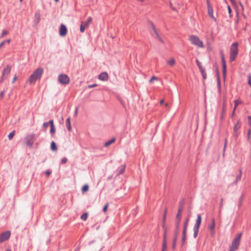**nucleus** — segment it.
Here are the masks:
<instances>
[{
  "label": "nucleus",
  "instance_id": "obj_7",
  "mask_svg": "<svg viewBox=\"0 0 251 251\" xmlns=\"http://www.w3.org/2000/svg\"><path fill=\"white\" fill-rule=\"evenodd\" d=\"M230 54L237 55L238 54V43L235 42L233 43L231 47Z\"/></svg>",
  "mask_w": 251,
  "mask_h": 251
},
{
  "label": "nucleus",
  "instance_id": "obj_37",
  "mask_svg": "<svg viewBox=\"0 0 251 251\" xmlns=\"http://www.w3.org/2000/svg\"><path fill=\"white\" fill-rule=\"evenodd\" d=\"M87 218V214L86 213H84L81 216V219L82 220L85 221Z\"/></svg>",
  "mask_w": 251,
  "mask_h": 251
},
{
  "label": "nucleus",
  "instance_id": "obj_25",
  "mask_svg": "<svg viewBox=\"0 0 251 251\" xmlns=\"http://www.w3.org/2000/svg\"><path fill=\"white\" fill-rule=\"evenodd\" d=\"M176 241H177V235H176L174 237L173 242L172 249L173 250L175 249Z\"/></svg>",
  "mask_w": 251,
  "mask_h": 251
},
{
  "label": "nucleus",
  "instance_id": "obj_60",
  "mask_svg": "<svg viewBox=\"0 0 251 251\" xmlns=\"http://www.w3.org/2000/svg\"><path fill=\"white\" fill-rule=\"evenodd\" d=\"M179 223H180V222H178V221H177L176 223V227L177 228H178V227L179 226Z\"/></svg>",
  "mask_w": 251,
  "mask_h": 251
},
{
  "label": "nucleus",
  "instance_id": "obj_29",
  "mask_svg": "<svg viewBox=\"0 0 251 251\" xmlns=\"http://www.w3.org/2000/svg\"><path fill=\"white\" fill-rule=\"evenodd\" d=\"M88 189H89L88 185L86 184V185H84L83 186V187L82 188V192L83 193L86 192L88 191Z\"/></svg>",
  "mask_w": 251,
  "mask_h": 251
},
{
  "label": "nucleus",
  "instance_id": "obj_52",
  "mask_svg": "<svg viewBox=\"0 0 251 251\" xmlns=\"http://www.w3.org/2000/svg\"><path fill=\"white\" fill-rule=\"evenodd\" d=\"M226 145H227V140H226V139L225 141V145H224V151H225L226 150Z\"/></svg>",
  "mask_w": 251,
  "mask_h": 251
},
{
  "label": "nucleus",
  "instance_id": "obj_12",
  "mask_svg": "<svg viewBox=\"0 0 251 251\" xmlns=\"http://www.w3.org/2000/svg\"><path fill=\"white\" fill-rule=\"evenodd\" d=\"M234 106L233 108V110L232 113V117L234 116L235 110H237V107L239 104H241L242 103V101L240 100H236L234 101Z\"/></svg>",
  "mask_w": 251,
  "mask_h": 251
},
{
  "label": "nucleus",
  "instance_id": "obj_8",
  "mask_svg": "<svg viewBox=\"0 0 251 251\" xmlns=\"http://www.w3.org/2000/svg\"><path fill=\"white\" fill-rule=\"evenodd\" d=\"M163 227L164 229V233L163 235V247L162 251H165L167 248V230L165 228V224H163Z\"/></svg>",
  "mask_w": 251,
  "mask_h": 251
},
{
  "label": "nucleus",
  "instance_id": "obj_17",
  "mask_svg": "<svg viewBox=\"0 0 251 251\" xmlns=\"http://www.w3.org/2000/svg\"><path fill=\"white\" fill-rule=\"evenodd\" d=\"M182 210V205H180V206L178 208V213L176 216V221H178V222H180V220H181Z\"/></svg>",
  "mask_w": 251,
  "mask_h": 251
},
{
  "label": "nucleus",
  "instance_id": "obj_11",
  "mask_svg": "<svg viewBox=\"0 0 251 251\" xmlns=\"http://www.w3.org/2000/svg\"><path fill=\"white\" fill-rule=\"evenodd\" d=\"M207 7H208V13L212 19H213L215 21H216V18L214 17L213 15V8L210 5L209 1L207 0Z\"/></svg>",
  "mask_w": 251,
  "mask_h": 251
},
{
  "label": "nucleus",
  "instance_id": "obj_21",
  "mask_svg": "<svg viewBox=\"0 0 251 251\" xmlns=\"http://www.w3.org/2000/svg\"><path fill=\"white\" fill-rule=\"evenodd\" d=\"M115 141V138H113V139L109 140L108 141L105 142L104 143V146L106 147H107L109 145H110L111 144L113 143Z\"/></svg>",
  "mask_w": 251,
  "mask_h": 251
},
{
  "label": "nucleus",
  "instance_id": "obj_26",
  "mask_svg": "<svg viewBox=\"0 0 251 251\" xmlns=\"http://www.w3.org/2000/svg\"><path fill=\"white\" fill-rule=\"evenodd\" d=\"M186 233H185V231H183L182 237V245H183L185 243L186 240Z\"/></svg>",
  "mask_w": 251,
  "mask_h": 251
},
{
  "label": "nucleus",
  "instance_id": "obj_30",
  "mask_svg": "<svg viewBox=\"0 0 251 251\" xmlns=\"http://www.w3.org/2000/svg\"><path fill=\"white\" fill-rule=\"evenodd\" d=\"M26 138H27V140L29 139V140L32 141L33 142L35 139V136L34 134H31L27 137Z\"/></svg>",
  "mask_w": 251,
  "mask_h": 251
},
{
  "label": "nucleus",
  "instance_id": "obj_15",
  "mask_svg": "<svg viewBox=\"0 0 251 251\" xmlns=\"http://www.w3.org/2000/svg\"><path fill=\"white\" fill-rule=\"evenodd\" d=\"M201 218L200 214H198L197 215V219L196 220V224L194 226V228H199L201 224Z\"/></svg>",
  "mask_w": 251,
  "mask_h": 251
},
{
  "label": "nucleus",
  "instance_id": "obj_50",
  "mask_svg": "<svg viewBox=\"0 0 251 251\" xmlns=\"http://www.w3.org/2000/svg\"><path fill=\"white\" fill-rule=\"evenodd\" d=\"M48 123H49V125H50V127L52 126H54V124H53V120H50L49 122H48Z\"/></svg>",
  "mask_w": 251,
  "mask_h": 251
},
{
  "label": "nucleus",
  "instance_id": "obj_44",
  "mask_svg": "<svg viewBox=\"0 0 251 251\" xmlns=\"http://www.w3.org/2000/svg\"><path fill=\"white\" fill-rule=\"evenodd\" d=\"M67 159L65 157L62 158L61 160V162L62 163V164H65L67 162Z\"/></svg>",
  "mask_w": 251,
  "mask_h": 251
},
{
  "label": "nucleus",
  "instance_id": "obj_43",
  "mask_svg": "<svg viewBox=\"0 0 251 251\" xmlns=\"http://www.w3.org/2000/svg\"><path fill=\"white\" fill-rule=\"evenodd\" d=\"M108 204L107 203L103 207V211L104 212H106L107 211V208H108Z\"/></svg>",
  "mask_w": 251,
  "mask_h": 251
},
{
  "label": "nucleus",
  "instance_id": "obj_46",
  "mask_svg": "<svg viewBox=\"0 0 251 251\" xmlns=\"http://www.w3.org/2000/svg\"><path fill=\"white\" fill-rule=\"evenodd\" d=\"M49 126V123H48V122L44 123L43 125V126L45 128H46Z\"/></svg>",
  "mask_w": 251,
  "mask_h": 251
},
{
  "label": "nucleus",
  "instance_id": "obj_1",
  "mask_svg": "<svg viewBox=\"0 0 251 251\" xmlns=\"http://www.w3.org/2000/svg\"><path fill=\"white\" fill-rule=\"evenodd\" d=\"M43 73V70L41 68H37L30 76L28 81L30 84L34 83L37 80L39 79Z\"/></svg>",
  "mask_w": 251,
  "mask_h": 251
},
{
  "label": "nucleus",
  "instance_id": "obj_18",
  "mask_svg": "<svg viewBox=\"0 0 251 251\" xmlns=\"http://www.w3.org/2000/svg\"><path fill=\"white\" fill-rule=\"evenodd\" d=\"M153 36L158 41H160V42L162 43L163 42V41L162 39V37L161 35H160L159 32H154Z\"/></svg>",
  "mask_w": 251,
  "mask_h": 251
},
{
  "label": "nucleus",
  "instance_id": "obj_51",
  "mask_svg": "<svg viewBox=\"0 0 251 251\" xmlns=\"http://www.w3.org/2000/svg\"><path fill=\"white\" fill-rule=\"evenodd\" d=\"M248 119L249 120V124L250 126L251 127V116H248Z\"/></svg>",
  "mask_w": 251,
  "mask_h": 251
},
{
  "label": "nucleus",
  "instance_id": "obj_64",
  "mask_svg": "<svg viewBox=\"0 0 251 251\" xmlns=\"http://www.w3.org/2000/svg\"><path fill=\"white\" fill-rule=\"evenodd\" d=\"M6 33H7V32H2V37H3V36H4L5 35H6Z\"/></svg>",
  "mask_w": 251,
  "mask_h": 251
},
{
  "label": "nucleus",
  "instance_id": "obj_5",
  "mask_svg": "<svg viewBox=\"0 0 251 251\" xmlns=\"http://www.w3.org/2000/svg\"><path fill=\"white\" fill-rule=\"evenodd\" d=\"M92 22L91 17H89L86 21H82L80 27V31H84L85 28L90 25Z\"/></svg>",
  "mask_w": 251,
  "mask_h": 251
},
{
  "label": "nucleus",
  "instance_id": "obj_34",
  "mask_svg": "<svg viewBox=\"0 0 251 251\" xmlns=\"http://www.w3.org/2000/svg\"><path fill=\"white\" fill-rule=\"evenodd\" d=\"M26 144L28 146L31 147L33 144V141L29 140V139L27 140V138L26 139Z\"/></svg>",
  "mask_w": 251,
  "mask_h": 251
},
{
  "label": "nucleus",
  "instance_id": "obj_10",
  "mask_svg": "<svg viewBox=\"0 0 251 251\" xmlns=\"http://www.w3.org/2000/svg\"><path fill=\"white\" fill-rule=\"evenodd\" d=\"M11 67L10 65H7L3 69L2 71V77L4 78L9 75L10 73Z\"/></svg>",
  "mask_w": 251,
  "mask_h": 251
},
{
  "label": "nucleus",
  "instance_id": "obj_59",
  "mask_svg": "<svg viewBox=\"0 0 251 251\" xmlns=\"http://www.w3.org/2000/svg\"><path fill=\"white\" fill-rule=\"evenodd\" d=\"M251 133V130L249 129L248 133V137L249 138Z\"/></svg>",
  "mask_w": 251,
  "mask_h": 251
},
{
  "label": "nucleus",
  "instance_id": "obj_32",
  "mask_svg": "<svg viewBox=\"0 0 251 251\" xmlns=\"http://www.w3.org/2000/svg\"><path fill=\"white\" fill-rule=\"evenodd\" d=\"M196 63H197L198 66L199 67L200 70H202V69L203 68V67L201 65V63L198 59L196 60Z\"/></svg>",
  "mask_w": 251,
  "mask_h": 251
},
{
  "label": "nucleus",
  "instance_id": "obj_36",
  "mask_svg": "<svg viewBox=\"0 0 251 251\" xmlns=\"http://www.w3.org/2000/svg\"><path fill=\"white\" fill-rule=\"evenodd\" d=\"M194 238H196L198 235V232H199V228H194Z\"/></svg>",
  "mask_w": 251,
  "mask_h": 251
},
{
  "label": "nucleus",
  "instance_id": "obj_4",
  "mask_svg": "<svg viewBox=\"0 0 251 251\" xmlns=\"http://www.w3.org/2000/svg\"><path fill=\"white\" fill-rule=\"evenodd\" d=\"M58 80L60 83L62 85H67L70 82V78L65 74H60L58 75Z\"/></svg>",
  "mask_w": 251,
  "mask_h": 251
},
{
  "label": "nucleus",
  "instance_id": "obj_39",
  "mask_svg": "<svg viewBox=\"0 0 251 251\" xmlns=\"http://www.w3.org/2000/svg\"><path fill=\"white\" fill-rule=\"evenodd\" d=\"M15 134V131H12V132H11L10 133H9V134L8 135V138L9 140H11L13 138L14 135Z\"/></svg>",
  "mask_w": 251,
  "mask_h": 251
},
{
  "label": "nucleus",
  "instance_id": "obj_2",
  "mask_svg": "<svg viewBox=\"0 0 251 251\" xmlns=\"http://www.w3.org/2000/svg\"><path fill=\"white\" fill-rule=\"evenodd\" d=\"M241 236V233H238L236 236V237L232 242V244L230 247L229 251H235L238 249L240 243Z\"/></svg>",
  "mask_w": 251,
  "mask_h": 251
},
{
  "label": "nucleus",
  "instance_id": "obj_49",
  "mask_svg": "<svg viewBox=\"0 0 251 251\" xmlns=\"http://www.w3.org/2000/svg\"><path fill=\"white\" fill-rule=\"evenodd\" d=\"M67 32H59V35L61 37H64L66 35Z\"/></svg>",
  "mask_w": 251,
  "mask_h": 251
},
{
  "label": "nucleus",
  "instance_id": "obj_63",
  "mask_svg": "<svg viewBox=\"0 0 251 251\" xmlns=\"http://www.w3.org/2000/svg\"><path fill=\"white\" fill-rule=\"evenodd\" d=\"M5 41V43H10V39H8V40H5V41Z\"/></svg>",
  "mask_w": 251,
  "mask_h": 251
},
{
  "label": "nucleus",
  "instance_id": "obj_56",
  "mask_svg": "<svg viewBox=\"0 0 251 251\" xmlns=\"http://www.w3.org/2000/svg\"><path fill=\"white\" fill-rule=\"evenodd\" d=\"M77 113H78V108L76 107V108H75V116H76L77 115Z\"/></svg>",
  "mask_w": 251,
  "mask_h": 251
},
{
  "label": "nucleus",
  "instance_id": "obj_38",
  "mask_svg": "<svg viewBox=\"0 0 251 251\" xmlns=\"http://www.w3.org/2000/svg\"><path fill=\"white\" fill-rule=\"evenodd\" d=\"M236 55H233V54H230V61H234L236 57Z\"/></svg>",
  "mask_w": 251,
  "mask_h": 251
},
{
  "label": "nucleus",
  "instance_id": "obj_42",
  "mask_svg": "<svg viewBox=\"0 0 251 251\" xmlns=\"http://www.w3.org/2000/svg\"><path fill=\"white\" fill-rule=\"evenodd\" d=\"M55 132V129L54 126H52L50 127V133L51 134H54Z\"/></svg>",
  "mask_w": 251,
  "mask_h": 251
},
{
  "label": "nucleus",
  "instance_id": "obj_41",
  "mask_svg": "<svg viewBox=\"0 0 251 251\" xmlns=\"http://www.w3.org/2000/svg\"><path fill=\"white\" fill-rule=\"evenodd\" d=\"M158 80V78L157 77L153 76L151 78V79L150 80L149 82H150V83H152L153 80Z\"/></svg>",
  "mask_w": 251,
  "mask_h": 251
},
{
  "label": "nucleus",
  "instance_id": "obj_48",
  "mask_svg": "<svg viewBox=\"0 0 251 251\" xmlns=\"http://www.w3.org/2000/svg\"><path fill=\"white\" fill-rule=\"evenodd\" d=\"M51 173V172L50 171V170H47L45 172V174L47 176H49V175H50V174Z\"/></svg>",
  "mask_w": 251,
  "mask_h": 251
},
{
  "label": "nucleus",
  "instance_id": "obj_23",
  "mask_svg": "<svg viewBox=\"0 0 251 251\" xmlns=\"http://www.w3.org/2000/svg\"><path fill=\"white\" fill-rule=\"evenodd\" d=\"M59 31H67L66 26L64 24H61Z\"/></svg>",
  "mask_w": 251,
  "mask_h": 251
},
{
  "label": "nucleus",
  "instance_id": "obj_9",
  "mask_svg": "<svg viewBox=\"0 0 251 251\" xmlns=\"http://www.w3.org/2000/svg\"><path fill=\"white\" fill-rule=\"evenodd\" d=\"M215 228V220L214 218H213L211 220V225H209V226H208V229L210 231V234L212 236H213L214 235Z\"/></svg>",
  "mask_w": 251,
  "mask_h": 251
},
{
  "label": "nucleus",
  "instance_id": "obj_33",
  "mask_svg": "<svg viewBox=\"0 0 251 251\" xmlns=\"http://www.w3.org/2000/svg\"><path fill=\"white\" fill-rule=\"evenodd\" d=\"M188 221H189V219H187L186 220V222H185L184 225V228H183V231H185V233H186V229H187V226Z\"/></svg>",
  "mask_w": 251,
  "mask_h": 251
},
{
  "label": "nucleus",
  "instance_id": "obj_53",
  "mask_svg": "<svg viewBox=\"0 0 251 251\" xmlns=\"http://www.w3.org/2000/svg\"><path fill=\"white\" fill-rule=\"evenodd\" d=\"M96 86H97V84H92V85H89L88 87L91 88L95 87Z\"/></svg>",
  "mask_w": 251,
  "mask_h": 251
},
{
  "label": "nucleus",
  "instance_id": "obj_35",
  "mask_svg": "<svg viewBox=\"0 0 251 251\" xmlns=\"http://www.w3.org/2000/svg\"><path fill=\"white\" fill-rule=\"evenodd\" d=\"M200 72H201L202 75V76L203 77L204 79H205L206 77V73L204 71V70L203 68L202 69V70H200Z\"/></svg>",
  "mask_w": 251,
  "mask_h": 251
},
{
  "label": "nucleus",
  "instance_id": "obj_14",
  "mask_svg": "<svg viewBox=\"0 0 251 251\" xmlns=\"http://www.w3.org/2000/svg\"><path fill=\"white\" fill-rule=\"evenodd\" d=\"M167 64L170 67H173L176 64V59L174 57H170L167 61Z\"/></svg>",
  "mask_w": 251,
  "mask_h": 251
},
{
  "label": "nucleus",
  "instance_id": "obj_27",
  "mask_svg": "<svg viewBox=\"0 0 251 251\" xmlns=\"http://www.w3.org/2000/svg\"><path fill=\"white\" fill-rule=\"evenodd\" d=\"M241 178V173H240L239 175H238L237 176H236V179H235V180L234 181V184H237V183L240 180Z\"/></svg>",
  "mask_w": 251,
  "mask_h": 251
},
{
  "label": "nucleus",
  "instance_id": "obj_20",
  "mask_svg": "<svg viewBox=\"0 0 251 251\" xmlns=\"http://www.w3.org/2000/svg\"><path fill=\"white\" fill-rule=\"evenodd\" d=\"M220 55H221V60H222V65H226V60L225 59V56H224L223 51L221 50L220 51Z\"/></svg>",
  "mask_w": 251,
  "mask_h": 251
},
{
  "label": "nucleus",
  "instance_id": "obj_58",
  "mask_svg": "<svg viewBox=\"0 0 251 251\" xmlns=\"http://www.w3.org/2000/svg\"><path fill=\"white\" fill-rule=\"evenodd\" d=\"M225 116V113L222 112L221 116V119L223 120Z\"/></svg>",
  "mask_w": 251,
  "mask_h": 251
},
{
  "label": "nucleus",
  "instance_id": "obj_3",
  "mask_svg": "<svg viewBox=\"0 0 251 251\" xmlns=\"http://www.w3.org/2000/svg\"><path fill=\"white\" fill-rule=\"evenodd\" d=\"M191 43L199 48H203L202 42L196 36L191 35L189 37Z\"/></svg>",
  "mask_w": 251,
  "mask_h": 251
},
{
  "label": "nucleus",
  "instance_id": "obj_61",
  "mask_svg": "<svg viewBox=\"0 0 251 251\" xmlns=\"http://www.w3.org/2000/svg\"><path fill=\"white\" fill-rule=\"evenodd\" d=\"M233 4H235L236 1L235 0H229Z\"/></svg>",
  "mask_w": 251,
  "mask_h": 251
},
{
  "label": "nucleus",
  "instance_id": "obj_31",
  "mask_svg": "<svg viewBox=\"0 0 251 251\" xmlns=\"http://www.w3.org/2000/svg\"><path fill=\"white\" fill-rule=\"evenodd\" d=\"M26 138H27V140L29 139V140L32 141L33 142L35 139V136L34 134H31L27 137Z\"/></svg>",
  "mask_w": 251,
  "mask_h": 251
},
{
  "label": "nucleus",
  "instance_id": "obj_40",
  "mask_svg": "<svg viewBox=\"0 0 251 251\" xmlns=\"http://www.w3.org/2000/svg\"><path fill=\"white\" fill-rule=\"evenodd\" d=\"M218 87L219 92L220 93L221 89V82H220V80L219 78L218 79Z\"/></svg>",
  "mask_w": 251,
  "mask_h": 251
},
{
  "label": "nucleus",
  "instance_id": "obj_6",
  "mask_svg": "<svg viewBox=\"0 0 251 251\" xmlns=\"http://www.w3.org/2000/svg\"><path fill=\"white\" fill-rule=\"evenodd\" d=\"M10 231H7L6 232L2 233L0 235V243L3 242L7 240L10 236Z\"/></svg>",
  "mask_w": 251,
  "mask_h": 251
},
{
  "label": "nucleus",
  "instance_id": "obj_19",
  "mask_svg": "<svg viewBox=\"0 0 251 251\" xmlns=\"http://www.w3.org/2000/svg\"><path fill=\"white\" fill-rule=\"evenodd\" d=\"M66 126L67 128L69 131H71L72 129L71 125V118L70 117L68 118L66 121Z\"/></svg>",
  "mask_w": 251,
  "mask_h": 251
},
{
  "label": "nucleus",
  "instance_id": "obj_57",
  "mask_svg": "<svg viewBox=\"0 0 251 251\" xmlns=\"http://www.w3.org/2000/svg\"><path fill=\"white\" fill-rule=\"evenodd\" d=\"M17 79V76H15L14 77V78H13V80H12V83H14L16 81Z\"/></svg>",
  "mask_w": 251,
  "mask_h": 251
},
{
  "label": "nucleus",
  "instance_id": "obj_24",
  "mask_svg": "<svg viewBox=\"0 0 251 251\" xmlns=\"http://www.w3.org/2000/svg\"><path fill=\"white\" fill-rule=\"evenodd\" d=\"M51 149L53 151H56L57 149L56 144L53 141H52L51 143Z\"/></svg>",
  "mask_w": 251,
  "mask_h": 251
},
{
  "label": "nucleus",
  "instance_id": "obj_13",
  "mask_svg": "<svg viewBox=\"0 0 251 251\" xmlns=\"http://www.w3.org/2000/svg\"><path fill=\"white\" fill-rule=\"evenodd\" d=\"M99 78L102 81H106L108 79V75L107 73L103 72L99 75Z\"/></svg>",
  "mask_w": 251,
  "mask_h": 251
},
{
  "label": "nucleus",
  "instance_id": "obj_16",
  "mask_svg": "<svg viewBox=\"0 0 251 251\" xmlns=\"http://www.w3.org/2000/svg\"><path fill=\"white\" fill-rule=\"evenodd\" d=\"M240 125H241L240 121V120H238L237 124L235 125L234 128H233V130L235 133V135L236 136H238L237 131H238V130L240 127Z\"/></svg>",
  "mask_w": 251,
  "mask_h": 251
},
{
  "label": "nucleus",
  "instance_id": "obj_54",
  "mask_svg": "<svg viewBox=\"0 0 251 251\" xmlns=\"http://www.w3.org/2000/svg\"><path fill=\"white\" fill-rule=\"evenodd\" d=\"M227 8H228V13H229V14H231V8H230V6H229V5H228V6H227Z\"/></svg>",
  "mask_w": 251,
  "mask_h": 251
},
{
  "label": "nucleus",
  "instance_id": "obj_62",
  "mask_svg": "<svg viewBox=\"0 0 251 251\" xmlns=\"http://www.w3.org/2000/svg\"><path fill=\"white\" fill-rule=\"evenodd\" d=\"M225 112H226V107L225 106H224V107H223L222 112L225 113Z\"/></svg>",
  "mask_w": 251,
  "mask_h": 251
},
{
  "label": "nucleus",
  "instance_id": "obj_28",
  "mask_svg": "<svg viewBox=\"0 0 251 251\" xmlns=\"http://www.w3.org/2000/svg\"><path fill=\"white\" fill-rule=\"evenodd\" d=\"M222 66H223V74L224 79H225L226 76V64L222 65Z\"/></svg>",
  "mask_w": 251,
  "mask_h": 251
},
{
  "label": "nucleus",
  "instance_id": "obj_47",
  "mask_svg": "<svg viewBox=\"0 0 251 251\" xmlns=\"http://www.w3.org/2000/svg\"><path fill=\"white\" fill-rule=\"evenodd\" d=\"M150 25H151V26L152 27L153 31H156L155 27V26L152 23H150Z\"/></svg>",
  "mask_w": 251,
  "mask_h": 251
},
{
  "label": "nucleus",
  "instance_id": "obj_55",
  "mask_svg": "<svg viewBox=\"0 0 251 251\" xmlns=\"http://www.w3.org/2000/svg\"><path fill=\"white\" fill-rule=\"evenodd\" d=\"M4 92L3 91H2L0 93V98L1 99L3 98L4 96Z\"/></svg>",
  "mask_w": 251,
  "mask_h": 251
},
{
  "label": "nucleus",
  "instance_id": "obj_22",
  "mask_svg": "<svg viewBox=\"0 0 251 251\" xmlns=\"http://www.w3.org/2000/svg\"><path fill=\"white\" fill-rule=\"evenodd\" d=\"M35 21L37 23H38L40 20V13H38V12H36L35 14Z\"/></svg>",
  "mask_w": 251,
  "mask_h": 251
},
{
  "label": "nucleus",
  "instance_id": "obj_45",
  "mask_svg": "<svg viewBox=\"0 0 251 251\" xmlns=\"http://www.w3.org/2000/svg\"><path fill=\"white\" fill-rule=\"evenodd\" d=\"M248 84L251 87V75L248 76Z\"/></svg>",
  "mask_w": 251,
  "mask_h": 251
}]
</instances>
